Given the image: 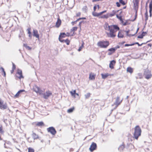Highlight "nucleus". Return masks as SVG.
Wrapping results in <instances>:
<instances>
[{
	"label": "nucleus",
	"instance_id": "57",
	"mask_svg": "<svg viewBox=\"0 0 152 152\" xmlns=\"http://www.w3.org/2000/svg\"><path fill=\"white\" fill-rule=\"evenodd\" d=\"M112 53H113L112 52H109L108 53V55H111L112 54Z\"/></svg>",
	"mask_w": 152,
	"mask_h": 152
},
{
	"label": "nucleus",
	"instance_id": "8",
	"mask_svg": "<svg viewBox=\"0 0 152 152\" xmlns=\"http://www.w3.org/2000/svg\"><path fill=\"white\" fill-rule=\"evenodd\" d=\"M7 107V105L6 103L4 104V101L0 100V108L1 109H6Z\"/></svg>",
	"mask_w": 152,
	"mask_h": 152
},
{
	"label": "nucleus",
	"instance_id": "23",
	"mask_svg": "<svg viewBox=\"0 0 152 152\" xmlns=\"http://www.w3.org/2000/svg\"><path fill=\"white\" fill-rule=\"evenodd\" d=\"M127 71L128 72L132 73L133 71V69L131 67H128L127 69Z\"/></svg>",
	"mask_w": 152,
	"mask_h": 152
},
{
	"label": "nucleus",
	"instance_id": "24",
	"mask_svg": "<svg viewBox=\"0 0 152 152\" xmlns=\"http://www.w3.org/2000/svg\"><path fill=\"white\" fill-rule=\"evenodd\" d=\"M92 15H93L95 17H98L100 15L99 13H97L96 12H95V11L92 12Z\"/></svg>",
	"mask_w": 152,
	"mask_h": 152
},
{
	"label": "nucleus",
	"instance_id": "43",
	"mask_svg": "<svg viewBox=\"0 0 152 152\" xmlns=\"http://www.w3.org/2000/svg\"><path fill=\"white\" fill-rule=\"evenodd\" d=\"M116 17L117 18H118V19H119L120 20V21H121V20L122 19V17L121 16H119L118 15H116Z\"/></svg>",
	"mask_w": 152,
	"mask_h": 152
},
{
	"label": "nucleus",
	"instance_id": "10",
	"mask_svg": "<svg viewBox=\"0 0 152 152\" xmlns=\"http://www.w3.org/2000/svg\"><path fill=\"white\" fill-rule=\"evenodd\" d=\"M96 148V143L94 142H92L91 145L89 148V150L90 151H92L94 150Z\"/></svg>",
	"mask_w": 152,
	"mask_h": 152
},
{
	"label": "nucleus",
	"instance_id": "25",
	"mask_svg": "<svg viewBox=\"0 0 152 152\" xmlns=\"http://www.w3.org/2000/svg\"><path fill=\"white\" fill-rule=\"evenodd\" d=\"M74 110V107H72L67 110V112L69 113H70L73 112Z\"/></svg>",
	"mask_w": 152,
	"mask_h": 152
},
{
	"label": "nucleus",
	"instance_id": "50",
	"mask_svg": "<svg viewBox=\"0 0 152 152\" xmlns=\"http://www.w3.org/2000/svg\"><path fill=\"white\" fill-rule=\"evenodd\" d=\"M81 13L80 12H78L76 14V16H79L80 15Z\"/></svg>",
	"mask_w": 152,
	"mask_h": 152
},
{
	"label": "nucleus",
	"instance_id": "22",
	"mask_svg": "<svg viewBox=\"0 0 152 152\" xmlns=\"http://www.w3.org/2000/svg\"><path fill=\"white\" fill-rule=\"evenodd\" d=\"M149 8H150V10H149V12L150 14V16H151V12L152 10V2H150L149 4Z\"/></svg>",
	"mask_w": 152,
	"mask_h": 152
},
{
	"label": "nucleus",
	"instance_id": "48",
	"mask_svg": "<svg viewBox=\"0 0 152 152\" xmlns=\"http://www.w3.org/2000/svg\"><path fill=\"white\" fill-rule=\"evenodd\" d=\"M31 30L30 28H28L27 29V31H28V33L29 34H31V32L30 31V30Z\"/></svg>",
	"mask_w": 152,
	"mask_h": 152
},
{
	"label": "nucleus",
	"instance_id": "17",
	"mask_svg": "<svg viewBox=\"0 0 152 152\" xmlns=\"http://www.w3.org/2000/svg\"><path fill=\"white\" fill-rule=\"evenodd\" d=\"M61 21L59 18H58L57 21L56 23V26L57 27H58L61 25Z\"/></svg>",
	"mask_w": 152,
	"mask_h": 152
},
{
	"label": "nucleus",
	"instance_id": "41",
	"mask_svg": "<svg viewBox=\"0 0 152 152\" xmlns=\"http://www.w3.org/2000/svg\"><path fill=\"white\" fill-rule=\"evenodd\" d=\"M119 2L122 4L123 5H124L125 4V2L123 0H119Z\"/></svg>",
	"mask_w": 152,
	"mask_h": 152
},
{
	"label": "nucleus",
	"instance_id": "32",
	"mask_svg": "<svg viewBox=\"0 0 152 152\" xmlns=\"http://www.w3.org/2000/svg\"><path fill=\"white\" fill-rule=\"evenodd\" d=\"M62 41H63V42H65L67 45H69V41L68 39L63 40H62Z\"/></svg>",
	"mask_w": 152,
	"mask_h": 152
},
{
	"label": "nucleus",
	"instance_id": "44",
	"mask_svg": "<svg viewBox=\"0 0 152 152\" xmlns=\"http://www.w3.org/2000/svg\"><path fill=\"white\" fill-rule=\"evenodd\" d=\"M134 45V44H126L125 45V46H131L133 45Z\"/></svg>",
	"mask_w": 152,
	"mask_h": 152
},
{
	"label": "nucleus",
	"instance_id": "14",
	"mask_svg": "<svg viewBox=\"0 0 152 152\" xmlns=\"http://www.w3.org/2000/svg\"><path fill=\"white\" fill-rule=\"evenodd\" d=\"M115 61L114 60H112L110 61V64L109 67L111 69H113L114 68L113 66L115 65Z\"/></svg>",
	"mask_w": 152,
	"mask_h": 152
},
{
	"label": "nucleus",
	"instance_id": "29",
	"mask_svg": "<svg viewBox=\"0 0 152 152\" xmlns=\"http://www.w3.org/2000/svg\"><path fill=\"white\" fill-rule=\"evenodd\" d=\"M123 35L122 34L121 32H119L118 34V37L119 38H121L123 37Z\"/></svg>",
	"mask_w": 152,
	"mask_h": 152
},
{
	"label": "nucleus",
	"instance_id": "58",
	"mask_svg": "<svg viewBox=\"0 0 152 152\" xmlns=\"http://www.w3.org/2000/svg\"><path fill=\"white\" fill-rule=\"evenodd\" d=\"M96 7H97L98 8V9H99V5H96Z\"/></svg>",
	"mask_w": 152,
	"mask_h": 152
},
{
	"label": "nucleus",
	"instance_id": "40",
	"mask_svg": "<svg viewBox=\"0 0 152 152\" xmlns=\"http://www.w3.org/2000/svg\"><path fill=\"white\" fill-rule=\"evenodd\" d=\"M28 152H34V151L33 149L29 148L28 149Z\"/></svg>",
	"mask_w": 152,
	"mask_h": 152
},
{
	"label": "nucleus",
	"instance_id": "62",
	"mask_svg": "<svg viewBox=\"0 0 152 152\" xmlns=\"http://www.w3.org/2000/svg\"><path fill=\"white\" fill-rule=\"evenodd\" d=\"M81 19H85L86 18H80Z\"/></svg>",
	"mask_w": 152,
	"mask_h": 152
},
{
	"label": "nucleus",
	"instance_id": "31",
	"mask_svg": "<svg viewBox=\"0 0 152 152\" xmlns=\"http://www.w3.org/2000/svg\"><path fill=\"white\" fill-rule=\"evenodd\" d=\"M108 51H110L112 52V53L114 52L115 51V48H110L109 49H108Z\"/></svg>",
	"mask_w": 152,
	"mask_h": 152
},
{
	"label": "nucleus",
	"instance_id": "3",
	"mask_svg": "<svg viewBox=\"0 0 152 152\" xmlns=\"http://www.w3.org/2000/svg\"><path fill=\"white\" fill-rule=\"evenodd\" d=\"M97 45L101 48H106L109 45V42L107 41H101L98 42Z\"/></svg>",
	"mask_w": 152,
	"mask_h": 152
},
{
	"label": "nucleus",
	"instance_id": "55",
	"mask_svg": "<svg viewBox=\"0 0 152 152\" xmlns=\"http://www.w3.org/2000/svg\"><path fill=\"white\" fill-rule=\"evenodd\" d=\"M120 47L118 46H117L115 48V50L118 48H119Z\"/></svg>",
	"mask_w": 152,
	"mask_h": 152
},
{
	"label": "nucleus",
	"instance_id": "46",
	"mask_svg": "<svg viewBox=\"0 0 152 152\" xmlns=\"http://www.w3.org/2000/svg\"><path fill=\"white\" fill-rule=\"evenodd\" d=\"M24 45L25 47L27 49H28L30 50L31 49V48L30 47L27 46L26 45L24 44Z\"/></svg>",
	"mask_w": 152,
	"mask_h": 152
},
{
	"label": "nucleus",
	"instance_id": "21",
	"mask_svg": "<svg viewBox=\"0 0 152 152\" xmlns=\"http://www.w3.org/2000/svg\"><path fill=\"white\" fill-rule=\"evenodd\" d=\"M65 34L64 33H61L60 34V35L59 36V40L61 42H63V41H62V40L61 39V37H65Z\"/></svg>",
	"mask_w": 152,
	"mask_h": 152
},
{
	"label": "nucleus",
	"instance_id": "64",
	"mask_svg": "<svg viewBox=\"0 0 152 152\" xmlns=\"http://www.w3.org/2000/svg\"><path fill=\"white\" fill-rule=\"evenodd\" d=\"M13 72H14V71H13V69H12V70L11 71V73H12Z\"/></svg>",
	"mask_w": 152,
	"mask_h": 152
},
{
	"label": "nucleus",
	"instance_id": "16",
	"mask_svg": "<svg viewBox=\"0 0 152 152\" xmlns=\"http://www.w3.org/2000/svg\"><path fill=\"white\" fill-rule=\"evenodd\" d=\"M25 91L24 90H21L19 91L17 94L14 96V97L15 98H18L20 94L23 92Z\"/></svg>",
	"mask_w": 152,
	"mask_h": 152
},
{
	"label": "nucleus",
	"instance_id": "51",
	"mask_svg": "<svg viewBox=\"0 0 152 152\" xmlns=\"http://www.w3.org/2000/svg\"><path fill=\"white\" fill-rule=\"evenodd\" d=\"M106 12V11H103L101 12H99V14H100V15H102L103 13Z\"/></svg>",
	"mask_w": 152,
	"mask_h": 152
},
{
	"label": "nucleus",
	"instance_id": "54",
	"mask_svg": "<svg viewBox=\"0 0 152 152\" xmlns=\"http://www.w3.org/2000/svg\"><path fill=\"white\" fill-rule=\"evenodd\" d=\"M82 23V22H80L79 23V27H80V29H81V23Z\"/></svg>",
	"mask_w": 152,
	"mask_h": 152
},
{
	"label": "nucleus",
	"instance_id": "1",
	"mask_svg": "<svg viewBox=\"0 0 152 152\" xmlns=\"http://www.w3.org/2000/svg\"><path fill=\"white\" fill-rule=\"evenodd\" d=\"M104 29L109 31L110 32H107V36L110 37H114L116 36L115 32L119 30V27L117 25L109 26L107 23H105L104 25Z\"/></svg>",
	"mask_w": 152,
	"mask_h": 152
},
{
	"label": "nucleus",
	"instance_id": "30",
	"mask_svg": "<svg viewBox=\"0 0 152 152\" xmlns=\"http://www.w3.org/2000/svg\"><path fill=\"white\" fill-rule=\"evenodd\" d=\"M85 96L86 99L88 98L90 96V94L88 93L85 94Z\"/></svg>",
	"mask_w": 152,
	"mask_h": 152
},
{
	"label": "nucleus",
	"instance_id": "6",
	"mask_svg": "<svg viewBox=\"0 0 152 152\" xmlns=\"http://www.w3.org/2000/svg\"><path fill=\"white\" fill-rule=\"evenodd\" d=\"M33 89L37 93H39L40 94H43V91L40 90V88L37 86H34Z\"/></svg>",
	"mask_w": 152,
	"mask_h": 152
},
{
	"label": "nucleus",
	"instance_id": "39",
	"mask_svg": "<svg viewBox=\"0 0 152 152\" xmlns=\"http://www.w3.org/2000/svg\"><path fill=\"white\" fill-rule=\"evenodd\" d=\"M83 10L85 12H86L87 10V7L86 6H84L83 8Z\"/></svg>",
	"mask_w": 152,
	"mask_h": 152
},
{
	"label": "nucleus",
	"instance_id": "61",
	"mask_svg": "<svg viewBox=\"0 0 152 152\" xmlns=\"http://www.w3.org/2000/svg\"><path fill=\"white\" fill-rule=\"evenodd\" d=\"M38 124H43V122H39Z\"/></svg>",
	"mask_w": 152,
	"mask_h": 152
},
{
	"label": "nucleus",
	"instance_id": "49",
	"mask_svg": "<svg viewBox=\"0 0 152 152\" xmlns=\"http://www.w3.org/2000/svg\"><path fill=\"white\" fill-rule=\"evenodd\" d=\"M116 4L118 7H120V4L118 2H117L116 3Z\"/></svg>",
	"mask_w": 152,
	"mask_h": 152
},
{
	"label": "nucleus",
	"instance_id": "13",
	"mask_svg": "<svg viewBox=\"0 0 152 152\" xmlns=\"http://www.w3.org/2000/svg\"><path fill=\"white\" fill-rule=\"evenodd\" d=\"M33 36L37 38H39V35L38 31L34 29L33 30Z\"/></svg>",
	"mask_w": 152,
	"mask_h": 152
},
{
	"label": "nucleus",
	"instance_id": "60",
	"mask_svg": "<svg viewBox=\"0 0 152 152\" xmlns=\"http://www.w3.org/2000/svg\"><path fill=\"white\" fill-rule=\"evenodd\" d=\"M37 124L38 126H40L42 125L43 124Z\"/></svg>",
	"mask_w": 152,
	"mask_h": 152
},
{
	"label": "nucleus",
	"instance_id": "52",
	"mask_svg": "<svg viewBox=\"0 0 152 152\" xmlns=\"http://www.w3.org/2000/svg\"><path fill=\"white\" fill-rule=\"evenodd\" d=\"M27 4L28 6L30 8V6H31V5H30V2H28L27 3Z\"/></svg>",
	"mask_w": 152,
	"mask_h": 152
},
{
	"label": "nucleus",
	"instance_id": "36",
	"mask_svg": "<svg viewBox=\"0 0 152 152\" xmlns=\"http://www.w3.org/2000/svg\"><path fill=\"white\" fill-rule=\"evenodd\" d=\"M109 17L108 16V14H107V15H104L101 17L102 18H107Z\"/></svg>",
	"mask_w": 152,
	"mask_h": 152
},
{
	"label": "nucleus",
	"instance_id": "42",
	"mask_svg": "<svg viewBox=\"0 0 152 152\" xmlns=\"http://www.w3.org/2000/svg\"><path fill=\"white\" fill-rule=\"evenodd\" d=\"M83 44L81 46H80L79 49H78V51H80L81 50V49H82V48H83Z\"/></svg>",
	"mask_w": 152,
	"mask_h": 152
},
{
	"label": "nucleus",
	"instance_id": "9",
	"mask_svg": "<svg viewBox=\"0 0 152 152\" xmlns=\"http://www.w3.org/2000/svg\"><path fill=\"white\" fill-rule=\"evenodd\" d=\"M49 132H50L52 134L55 135L56 133V131L54 128L52 127H50L48 129Z\"/></svg>",
	"mask_w": 152,
	"mask_h": 152
},
{
	"label": "nucleus",
	"instance_id": "53",
	"mask_svg": "<svg viewBox=\"0 0 152 152\" xmlns=\"http://www.w3.org/2000/svg\"><path fill=\"white\" fill-rule=\"evenodd\" d=\"M134 44H137L139 46H141L142 45V44H141L140 45V44H139V43L138 42H136V43H134Z\"/></svg>",
	"mask_w": 152,
	"mask_h": 152
},
{
	"label": "nucleus",
	"instance_id": "28",
	"mask_svg": "<svg viewBox=\"0 0 152 152\" xmlns=\"http://www.w3.org/2000/svg\"><path fill=\"white\" fill-rule=\"evenodd\" d=\"M0 70L4 73V76H5L6 73L4 70V68L3 67H1L0 68Z\"/></svg>",
	"mask_w": 152,
	"mask_h": 152
},
{
	"label": "nucleus",
	"instance_id": "20",
	"mask_svg": "<svg viewBox=\"0 0 152 152\" xmlns=\"http://www.w3.org/2000/svg\"><path fill=\"white\" fill-rule=\"evenodd\" d=\"M115 13L116 12L114 10H113L112 12L108 14V16L109 17H112L114 15Z\"/></svg>",
	"mask_w": 152,
	"mask_h": 152
},
{
	"label": "nucleus",
	"instance_id": "37",
	"mask_svg": "<svg viewBox=\"0 0 152 152\" xmlns=\"http://www.w3.org/2000/svg\"><path fill=\"white\" fill-rule=\"evenodd\" d=\"M4 132V131L2 129V126L1 125H0V133L1 134H3Z\"/></svg>",
	"mask_w": 152,
	"mask_h": 152
},
{
	"label": "nucleus",
	"instance_id": "38",
	"mask_svg": "<svg viewBox=\"0 0 152 152\" xmlns=\"http://www.w3.org/2000/svg\"><path fill=\"white\" fill-rule=\"evenodd\" d=\"M80 19H81L80 18H79L77 19L75 21L72 22L71 23L72 25H73L75 23H76V22H77V21H79L80 20Z\"/></svg>",
	"mask_w": 152,
	"mask_h": 152
},
{
	"label": "nucleus",
	"instance_id": "47",
	"mask_svg": "<svg viewBox=\"0 0 152 152\" xmlns=\"http://www.w3.org/2000/svg\"><path fill=\"white\" fill-rule=\"evenodd\" d=\"M12 69H13V71H14V70L15 68V65L14 64V63H12Z\"/></svg>",
	"mask_w": 152,
	"mask_h": 152
},
{
	"label": "nucleus",
	"instance_id": "7",
	"mask_svg": "<svg viewBox=\"0 0 152 152\" xmlns=\"http://www.w3.org/2000/svg\"><path fill=\"white\" fill-rule=\"evenodd\" d=\"M52 94V93L51 91H48L43 94V97L45 99H47Z\"/></svg>",
	"mask_w": 152,
	"mask_h": 152
},
{
	"label": "nucleus",
	"instance_id": "11",
	"mask_svg": "<svg viewBox=\"0 0 152 152\" xmlns=\"http://www.w3.org/2000/svg\"><path fill=\"white\" fill-rule=\"evenodd\" d=\"M22 71L21 70L18 69L17 73L16 74V76L19 78L20 79L21 78L23 77L22 74Z\"/></svg>",
	"mask_w": 152,
	"mask_h": 152
},
{
	"label": "nucleus",
	"instance_id": "59",
	"mask_svg": "<svg viewBox=\"0 0 152 152\" xmlns=\"http://www.w3.org/2000/svg\"><path fill=\"white\" fill-rule=\"evenodd\" d=\"M29 37H30V38H31V37H32V36L31 34H29Z\"/></svg>",
	"mask_w": 152,
	"mask_h": 152
},
{
	"label": "nucleus",
	"instance_id": "33",
	"mask_svg": "<svg viewBox=\"0 0 152 152\" xmlns=\"http://www.w3.org/2000/svg\"><path fill=\"white\" fill-rule=\"evenodd\" d=\"M77 27H73L71 29V31H75L77 30Z\"/></svg>",
	"mask_w": 152,
	"mask_h": 152
},
{
	"label": "nucleus",
	"instance_id": "35",
	"mask_svg": "<svg viewBox=\"0 0 152 152\" xmlns=\"http://www.w3.org/2000/svg\"><path fill=\"white\" fill-rule=\"evenodd\" d=\"M144 34V32H143L142 33L141 35L138 36L137 37L138 38H142L144 36L143 34Z\"/></svg>",
	"mask_w": 152,
	"mask_h": 152
},
{
	"label": "nucleus",
	"instance_id": "26",
	"mask_svg": "<svg viewBox=\"0 0 152 152\" xmlns=\"http://www.w3.org/2000/svg\"><path fill=\"white\" fill-rule=\"evenodd\" d=\"M124 146L122 145H120L119 147L118 148V150L120 151H122L124 149Z\"/></svg>",
	"mask_w": 152,
	"mask_h": 152
},
{
	"label": "nucleus",
	"instance_id": "12",
	"mask_svg": "<svg viewBox=\"0 0 152 152\" xmlns=\"http://www.w3.org/2000/svg\"><path fill=\"white\" fill-rule=\"evenodd\" d=\"M134 9L137 11L138 8L139 0H133Z\"/></svg>",
	"mask_w": 152,
	"mask_h": 152
},
{
	"label": "nucleus",
	"instance_id": "56",
	"mask_svg": "<svg viewBox=\"0 0 152 152\" xmlns=\"http://www.w3.org/2000/svg\"><path fill=\"white\" fill-rule=\"evenodd\" d=\"M96 8V6L95 5L94 7V11H95Z\"/></svg>",
	"mask_w": 152,
	"mask_h": 152
},
{
	"label": "nucleus",
	"instance_id": "18",
	"mask_svg": "<svg viewBox=\"0 0 152 152\" xmlns=\"http://www.w3.org/2000/svg\"><path fill=\"white\" fill-rule=\"evenodd\" d=\"M101 75L102 76V79H105L108 76H109V75L108 73H105V74H101Z\"/></svg>",
	"mask_w": 152,
	"mask_h": 152
},
{
	"label": "nucleus",
	"instance_id": "34",
	"mask_svg": "<svg viewBox=\"0 0 152 152\" xmlns=\"http://www.w3.org/2000/svg\"><path fill=\"white\" fill-rule=\"evenodd\" d=\"M121 23L124 26H125L127 24V22L126 21H125L124 22V21H123L122 19L121 20Z\"/></svg>",
	"mask_w": 152,
	"mask_h": 152
},
{
	"label": "nucleus",
	"instance_id": "15",
	"mask_svg": "<svg viewBox=\"0 0 152 152\" xmlns=\"http://www.w3.org/2000/svg\"><path fill=\"white\" fill-rule=\"evenodd\" d=\"M138 29H139V28H138L136 32L134 34H129V31H126V35L129 37H131L132 36H134L135 35V34H137V32Z\"/></svg>",
	"mask_w": 152,
	"mask_h": 152
},
{
	"label": "nucleus",
	"instance_id": "19",
	"mask_svg": "<svg viewBox=\"0 0 152 152\" xmlns=\"http://www.w3.org/2000/svg\"><path fill=\"white\" fill-rule=\"evenodd\" d=\"M95 75L93 73H90L89 75V78L90 80H94L95 79Z\"/></svg>",
	"mask_w": 152,
	"mask_h": 152
},
{
	"label": "nucleus",
	"instance_id": "5",
	"mask_svg": "<svg viewBox=\"0 0 152 152\" xmlns=\"http://www.w3.org/2000/svg\"><path fill=\"white\" fill-rule=\"evenodd\" d=\"M123 99L120 100V98L119 96H117L116 97L115 101V103L113 105V106L114 105H115V108H116L117 107L120 105Z\"/></svg>",
	"mask_w": 152,
	"mask_h": 152
},
{
	"label": "nucleus",
	"instance_id": "63",
	"mask_svg": "<svg viewBox=\"0 0 152 152\" xmlns=\"http://www.w3.org/2000/svg\"><path fill=\"white\" fill-rule=\"evenodd\" d=\"M75 95H76L77 96H79V94H77V93H76V92H75Z\"/></svg>",
	"mask_w": 152,
	"mask_h": 152
},
{
	"label": "nucleus",
	"instance_id": "4",
	"mask_svg": "<svg viewBox=\"0 0 152 152\" xmlns=\"http://www.w3.org/2000/svg\"><path fill=\"white\" fill-rule=\"evenodd\" d=\"M144 75L145 77L147 79L150 78L152 77L150 71L148 70H146L145 71Z\"/></svg>",
	"mask_w": 152,
	"mask_h": 152
},
{
	"label": "nucleus",
	"instance_id": "45",
	"mask_svg": "<svg viewBox=\"0 0 152 152\" xmlns=\"http://www.w3.org/2000/svg\"><path fill=\"white\" fill-rule=\"evenodd\" d=\"M33 136L34 139H37L38 137V136L34 133L33 134Z\"/></svg>",
	"mask_w": 152,
	"mask_h": 152
},
{
	"label": "nucleus",
	"instance_id": "27",
	"mask_svg": "<svg viewBox=\"0 0 152 152\" xmlns=\"http://www.w3.org/2000/svg\"><path fill=\"white\" fill-rule=\"evenodd\" d=\"M76 92V90H74L73 91H71L70 92L72 96H74V97L75 98V93Z\"/></svg>",
	"mask_w": 152,
	"mask_h": 152
},
{
	"label": "nucleus",
	"instance_id": "2",
	"mask_svg": "<svg viewBox=\"0 0 152 152\" xmlns=\"http://www.w3.org/2000/svg\"><path fill=\"white\" fill-rule=\"evenodd\" d=\"M141 130L140 128L138 126H137L134 128V136L135 139L137 140L138 137L141 135Z\"/></svg>",
	"mask_w": 152,
	"mask_h": 152
}]
</instances>
